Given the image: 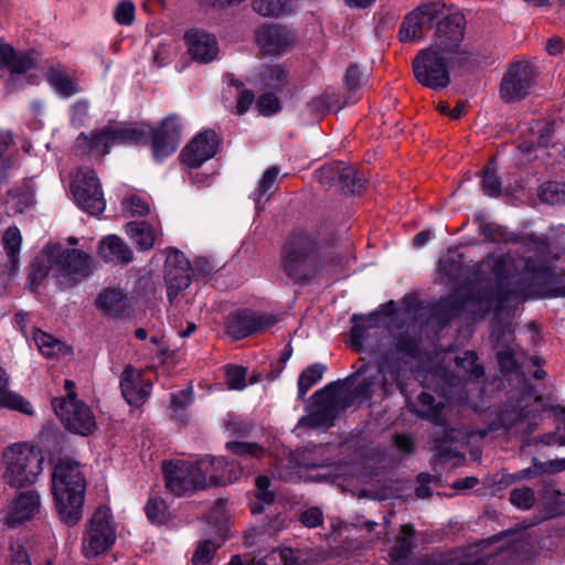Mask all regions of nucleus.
<instances>
[{
	"label": "nucleus",
	"instance_id": "obj_1",
	"mask_svg": "<svg viewBox=\"0 0 565 565\" xmlns=\"http://www.w3.org/2000/svg\"><path fill=\"white\" fill-rule=\"evenodd\" d=\"M534 250V256L509 250L470 269L462 264L458 249H447L439 258V280L456 286V290L433 306L431 317L444 326L470 305L476 307L473 311L486 315L510 298L521 297L520 282L526 280L550 286L554 296L565 297V249L556 254L551 249Z\"/></svg>",
	"mask_w": 565,
	"mask_h": 565
},
{
	"label": "nucleus",
	"instance_id": "obj_2",
	"mask_svg": "<svg viewBox=\"0 0 565 565\" xmlns=\"http://www.w3.org/2000/svg\"><path fill=\"white\" fill-rule=\"evenodd\" d=\"M466 20L461 13L450 14L437 23L433 43L418 52L413 62L416 79L434 89L450 83L449 71L463 61L462 44Z\"/></svg>",
	"mask_w": 565,
	"mask_h": 565
},
{
	"label": "nucleus",
	"instance_id": "obj_3",
	"mask_svg": "<svg viewBox=\"0 0 565 565\" xmlns=\"http://www.w3.org/2000/svg\"><path fill=\"white\" fill-rule=\"evenodd\" d=\"M86 480L77 461L60 460L53 471L52 490L61 519L75 525L82 518Z\"/></svg>",
	"mask_w": 565,
	"mask_h": 565
},
{
	"label": "nucleus",
	"instance_id": "obj_4",
	"mask_svg": "<svg viewBox=\"0 0 565 565\" xmlns=\"http://www.w3.org/2000/svg\"><path fill=\"white\" fill-rule=\"evenodd\" d=\"M92 269V259L83 249H41L30 266V286L34 290L50 270L77 281L87 277Z\"/></svg>",
	"mask_w": 565,
	"mask_h": 565
},
{
	"label": "nucleus",
	"instance_id": "obj_5",
	"mask_svg": "<svg viewBox=\"0 0 565 565\" xmlns=\"http://www.w3.org/2000/svg\"><path fill=\"white\" fill-rule=\"evenodd\" d=\"M43 461L38 447L28 443L12 444L2 454V478L13 488L33 484L43 470Z\"/></svg>",
	"mask_w": 565,
	"mask_h": 565
},
{
	"label": "nucleus",
	"instance_id": "obj_6",
	"mask_svg": "<svg viewBox=\"0 0 565 565\" xmlns=\"http://www.w3.org/2000/svg\"><path fill=\"white\" fill-rule=\"evenodd\" d=\"M143 136V130L136 124L109 125L90 135L81 134L76 139L75 149L82 156L97 158L107 154L113 146L132 145Z\"/></svg>",
	"mask_w": 565,
	"mask_h": 565
},
{
	"label": "nucleus",
	"instance_id": "obj_7",
	"mask_svg": "<svg viewBox=\"0 0 565 565\" xmlns=\"http://www.w3.org/2000/svg\"><path fill=\"white\" fill-rule=\"evenodd\" d=\"M166 488L174 495L182 497L209 487L206 469L202 458L195 462L170 460L162 462Z\"/></svg>",
	"mask_w": 565,
	"mask_h": 565
},
{
	"label": "nucleus",
	"instance_id": "obj_8",
	"mask_svg": "<svg viewBox=\"0 0 565 565\" xmlns=\"http://www.w3.org/2000/svg\"><path fill=\"white\" fill-rule=\"evenodd\" d=\"M311 411L299 419L298 425L321 428L333 424L338 413L349 405L343 392V385L333 382L312 395Z\"/></svg>",
	"mask_w": 565,
	"mask_h": 565
},
{
	"label": "nucleus",
	"instance_id": "obj_9",
	"mask_svg": "<svg viewBox=\"0 0 565 565\" xmlns=\"http://www.w3.org/2000/svg\"><path fill=\"white\" fill-rule=\"evenodd\" d=\"M117 537L116 525L108 507L100 505L89 519L82 537V552L86 558L106 553Z\"/></svg>",
	"mask_w": 565,
	"mask_h": 565
},
{
	"label": "nucleus",
	"instance_id": "obj_10",
	"mask_svg": "<svg viewBox=\"0 0 565 565\" xmlns=\"http://www.w3.org/2000/svg\"><path fill=\"white\" fill-rule=\"evenodd\" d=\"M73 388L74 382L66 380L65 390L67 391V396L55 398L53 407L55 414L71 431L86 436L96 428L95 417L89 407L76 398Z\"/></svg>",
	"mask_w": 565,
	"mask_h": 565
},
{
	"label": "nucleus",
	"instance_id": "obj_11",
	"mask_svg": "<svg viewBox=\"0 0 565 565\" xmlns=\"http://www.w3.org/2000/svg\"><path fill=\"white\" fill-rule=\"evenodd\" d=\"M72 193L77 206L90 215L104 212L106 201L102 185L94 170L78 169L71 183Z\"/></svg>",
	"mask_w": 565,
	"mask_h": 565
},
{
	"label": "nucleus",
	"instance_id": "obj_12",
	"mask_svg": "<svg viewBox=\"0 0 565 565\" xmlns=\"http://www.w3.org/2000/svg\"><path fill=\"white\" fill-rule=\"evenodd\" d=\"M388 356H384L382 362L377 359V365L363 364L356 373L352 376L356 381V384L350 392L352 401L358 399L359 402L369 401L372 397L374 388L381 386L383 391H386L387 379L386 374L391 375V370L386 366Z\"/></svg>",
	"mask_w": 565,
	"mask_h": 565
},
{
	"label": "nucleus",
	"instance_id": "obj_13",
	"mask_svg": "<svg viewBox=\"0 0 565 565\" xmlns=\"http://www.w3.org/2000/svg\"><path fill=\"white\" fill-rule=\"evenodd\" d=\"M192 265L181 249H170L166 257L167 296L173 303L179 294L191 284Z\"/></svg>",
	"mask_w": 565,
	"mask_h": 565
},
{
	"label": "nucleus",
	"instance_id": "obj_14",
	"mask_svg": "<svg viewBox=\"0 0 565 565\" xmlns=\"http://www.w3.org/2000/svg\"><path fill=\"white\" fill-rule=\"evenodd\" d=\"M439 15L436 4H422L409 12L401 24L398 39L403 43L422 40Z\"/></svg>",
	"mask_w": 565,
	"mask_h": 565
},
{
	"label": "nucleus",
	"instance_id": "obj_15",
	"mask_svg": "<svg viewBox=\"0 0 565 565\" xmlns=\"http://www.w3.org/2000/svg\"><path fill=\"white\" fill-rule=\"evenodd\" d=\"M278 321L277 317L269 313H256L252 310H239L227 317V333L235 340L266 330Z\"/></svg>",
	"mask_w": 565,
	"mask_h": 565
},
{
	"label": "nucleus",
	"instance_id": "obj_16",
	"mask_svg": "<svg viewBox=\"0 0 565 565\" xmlns=\"http://www.w3.org/2000/svg\"><path fill=\"white\" fill-rule=\"evenodd\" d=\"M534 68L526 63L513 65L504 75L500 86L503 100L511 103L524 98L534 83Z\"/></svg>",
	"mask_w": 565,
	"mask_h": 565
},
{
	"label": "nucleus",
	"instance_id": "obj_17",
	"mask_svg": "<svg viewBox=\"0 0 565 565\" xmlns=\"http://www.w3.org/2000/svg\"><path fill=\"white\" fill-rule=\"evenodd\" d=\"M0 66L6 67L13 81L25 76L28 83L38 78L36 56L33 52L15 51L9 44H0Z\"/></svg>",
	"mask_w": 565,
	"mask_h": 565
},
{
	"label": "nucleus",
	"instance_id": "obj_18",
	"mask_svg": "<svg viewBox=\"0 0 565 565\" xmlns=\"http://www.w3.org/2000/svg\"><path fill=\"white\" fill-rule=\"evenodd\" d=\"M282 268L294 281H306L317 275L320 263L313 249H287L282 258Z\"/></svg>",
	"mask_w": 565,
	"mask_h": 565
},
{
	"label": "nucleus",
	"instance_id": "obj_19",
	"mask_svg": "<svg viewBox=\"0 0 565 565\" xmlns=\"http://www.w3.org/2000/svg\"><path fill=\"white\" fill-rule=\"evenodd\" d=\"M120 390L125 401L135 408L141 407L150 397L152 383L141 371L127 365L120 375Z\"/></svg>",
	"mask_w": 565,
	"mask_h": 565
},
{
	"label": "nucleus",
	"instance_id": "obj_20",
	"mask_svg": "<svg viewBox=\"0 0 565 565\" xmlns=\"http://www.w3.org/2000/svg\"><path fill=\"white\" fill-rule=\"evenodd\" d=\"M218 137L213 130L198 134L181 153L182 162L190 169H196L213 158L217 151Z\"/></svg>",
	"mask_w": 565,
	"mask_h": 565
},
{
	"label": "nucleus",
	"instance_id": "obj_21",
	"mask_svg": "<svg viewBox=\"0 0 565 565\" xmlns=\"http://www.w3.org/2000/svg\"><path fill=\"white\" fill-rule=\"evenodd\" d=\"M417 341L407 335L399 334L393 339H386L379 349L377 359L382 362V359L386 355V366L391 370V377L395 380L398 372L399 362L406 356H415L417 352Z\"/></svg>",
	"mask_w": 565,
	"mask_h": 565
},
{
	"label": "nucleus",
	"instance_id": "obj_22",
	"mask_svg": "<svg viewBox=\"0 0 565 565\" xmlns=\"http://www.w3.org/2000/svg\"><path fill=\"white\" fill-rule=\"evenodd\" d=\"M180 141V120L177 116H169L162 120L152 137V151L156 160H162L172 154Z\"/></svg>",
	"mask_w": 565,
	"mask_h": 565
},
{
	"label": "nucleus",
	"instance_id": "obj_23",
	"mask_svg": "<svg viewBox=\"0 0 565 565\" xmlns=\"http://www.w3.org/2000/svg\"><path fill=\"white\" fill-rule=\"evenodd\" d=\"M479 232L489 244L530 246L531 231L512 230L497 222L479 221Z\"/></svg>",
	"mask_w": 565,
	"mask_h": 565
},
{
	"label": "nucleus",
	"instance_id": "obj_24",
	"mask_svg": "<svg viewBox=\"0 0 565 565\" xmlns=\"http://www.w3.org/2000/svg\"><path fill=\"white\" fill-rule=\"evenodd\" d=\"M96 308L103 316L120 319L131 313V302L128 294L120 287H107L95 299Z\"/></svg>",
	"mask_w": 565,
	"mask_h": 565
},
{
	"label": "nucleus",
	"instance_id": "obj_25",
	"mask_svg": "<svg viewBox=\"0 0 565 565\" xmlns=\"http://www.w3.org/2000/svg\"><path fill=\"white\" fill-rule=\"evenodd\" d=\"M184 40L190 56L199 63H210L218 55L215 36L206 31L193 29L185 33Z\"/></svg>",
	"mask_w": 565,
	"mask_h": 565
},
{
	"label": "nucleus",
	"instance_id": "obj_26",
	"mask_svg": "<svg viewBox=\"0 0 565 565\" xmlns=\"http://www.w3.org/2000/svg\"><path fill=\"white\" fill-rule=\"evenodd\" d=\"M202 463L206 469L209 486H225L238 480L243 475L242 463L237 460L227 461L223 457H204Z\"/></svg>",
	"mask_w": 565,
	"mask_h": 565
},
{
	"label": "nucleus",
	"instance_id": "obj_27",
	"mask_svg": "<svg viewBox=\"0 0 565 565\" xmlns=\"http://www.w3.org/2000/svg\"><path fill=\"white\" fill-rule=\"evenodd\" d=\"M256 39L265 53L278 54L292 45L296 35L285 26L267 24L257 30Z\"/></svg>",
	"mask_w": 565,
	"mask_h": 565
},
{
	"label": "nucleus",
	"instance_id": "obj_28",
	"mask_svg": "<svg viewBox=\"0 0 565 565\" xmlns=\"http://www.w3.org/2000/svg\"><path fill=\"white\" fill-rule=\"evenodd\" d=\"M41 507L40 497L34 491H25L12 501L6 516L9 526H17L39 513Z\"/></svg>",
	"mask_w": 565,
	"mask_h": 565
},
{
	"label": "nucleus",
	"instance_id": "obj_29",
	"mask_svg": "<svg viewBox=\"0 0 565 565\" xmlns=\"http://www.w3.org/2000/svg\"><path fill=\"white\" fill-rule=\"evenodd\" d=\"M318 178L321 183H329L338 179L342 190L350 194L359 193L363 186L362 179L351 167H323L319 171Z\"/></svg>",
	"mask_w": 565,
	"mask_h": 565
},
{
	"label": "nucleus",
	"instance_id": "obj_30",
	"mask_svg": "<svg viewBox=\"0 0 565 565\" xmlns=\"http://www.w3.org/2000/svg\"><path fill=\"white\" fill-rule=\"evenodd\" d=\"M459 431L456 429H446L441 437L435 439V457L437 460L450 463L451 466L461 465L466 457L458 449Z\"/></svg>",
	"mask_w": 565,
	"mask_h": 565
},
{
	"label": "nucleus",
	"instance_id": "obj_31",
	"mask_svg": "<svg viewBox=\"0 0 565 565\" xmlns=\"http://www.w3.org/2000/svg\"><path fill=\"white\" fill-rule=\"evenodd\" d=\"M408 408L417 416L428 419L435 425L445 426V420L441 417L444 404L441 402L436 403L428 393H420L416 402L408 403Z\"/></svg>",
	"mask_w": 565,
	"mask_h": 565
},
{
	"label": "nucleus",
	"instance_id": "obj_32",
	"mask_svg": "<svg viewBox=\"0 0 565 565\" xmlns=\"http://www.w3.org/2000/svg\"><path fill=\"white\" fill-rule=\"evenodd\" d=\"M126 232L140 247H152L156 244H162L159 230L153 228L146 222H129L126 225Z\"/></svg>",
	"mask_w": 565,
	"mask_h": 565
},
{
	"label": "nucleus",
	"instance_id": "obj_33",
	"mask_svg": "<svg viewBox=\"0 0 565 565\" xmlns=\"http://www.w3.org/2000/svg\"><path fill=\"white\" fill-rule=\"evenodd\" d=\"M35 204L34 186L31 180L9 192L8 206L14 213H24Z\"/></svg>",
	"mask_w": 565,
	"mask_h": 565
},
{
	"label": "nucleus",
	"instance_id": "obj_34",
	"mask_svg": "<svg viewBox=\"0 0 565 565\" xmlns=\"http://www.w3.org/2000/svg\"><path fill=\"white\" fill-rule=\"evenodd\" d=\"M0 406L19 411L26 415L33 413L29 401L8 390V376L2 366H0Z\"/></svg>",
	"mask_w": 565,
	"mask_h": 565
},
{
	"label": "nucleus",
	"instance_id": "obj_35",
	"mask_svg": "<svg viewBox=\"0 0 565 565\" xmlns=\"http://www.w3.org/2000/svg\"><path fill=\"white\" fill-rule=\"evenodd\" d=\"M32 337L41 354L46 358H60L71 352L61 340L39 329L33 330Z\"/></svg>",
	"mask_w": 565,
	"mask_h": 565
},
{
	"label": "nucleus",
	"instance_id": "obj_36",
	"mask_svg": "<svg viewBox=\"0 0 565 565\" xmlns=\"http://www.w3.org/2000/svg\"><path fill=\"white\" fill-rule=\"evenodd\" d=\"M416 546L415 530L412 524H404L390 553L393 563L405 561Z\"/></svg>",
	"mask_w": 565,
	"mask_h": 565
},
{
	"label": "nucleus",
	"instance_id": "obj_37",
	"mask_svg": "<svg viewBox=\"0 0 565 565\" xmlns=\"http://www.w3.org/2000/svg\"><path fill=\"white\" fill-rule=\"evenodd\" d=\"M531 137L522 141L519 146L521 152L530 153L534 147H546L553 132V125L547 121H537L534 127H530Z\"/></svg>",
	"mask_w": 565,
	"mask_h": 565
},
{
	"label": "nucleus",
	"instance_id": "obj_38",
	"mask_svg": "<svg viewBox=\"0 0 565 565\" xmlns=\"http://www.w3.org/2000/svg\"><path fill=\"white\" fill-rule=\"evenodd\" d=\"M535 247H565V226H551L545 234L531 232L530 246Z\"/></svg>",
	"mask_w": 565,
	"mask_h": 565
},
{
	"label": "nucleus",
	"instance_id": "obj_39",
	"mask_svg": "<svg viewBox=\"0 0 565 565\" xmlns=\"http://www.w3.org/2000/svg\"><path fill=\"white\" fill-rule=\"evenodd\" d=\"M263 88L278 90L287 83V71L278 64L263 66L259 71Z\"/></svg>",
	"mask_w": 565,
	"mask_h": 565
},
{
	"label": "nucleus",
	"instance_id": "obj_40",
	"mask_svg": "<svg viewBox=\"0 0 565 565\" xmlns=\"http://www.w3.org/2000/svg\"><path fill=\"white\" fill-rule=\"evenodd\" d=\"M379 312L371 313L367 317H358L354 315L352 320L354 326L350 331L352 345L360 350L363 345V340L366 337V331L369 328H373L377 326L379 322Z\"/></svg>",
	"mask_w": 565,
	"mask_h": 565
},
{
	"label": "nucleus",
	"instance_id": "obj_41",
	"mask_svg": "<svg viewBox=\"0 0 565 565\" xmlns=\"http://www.w3.org/2000/svg\"><path fill=\"white\" fill-rule=\"evenodd\" d=\"M255 12L263 17L277 18L291 10L290 0H252Z\"/></svg>",
	"mask_w": 565,
	"mask_h": 565
},
{
	"label": "nucleus",
	"instance_id": "obj_42",
	"mask_svg": "<svg viewBox=\"0 0 565 565\" xmlns=\"http://www.w3.org/2000/svg\"><path fill=\"white\" fill-rule=\"evenodd\" d=\"M324 371L326 366L317 363L308 366L301 372L297 383L299 399H305L308 391L322 379Z\"/></svg>",
	"mask_w": 565,
	"mask_h": 565
},
{
	"label": "nucleus",
	"instance_id": "obj_43",
	"mask_svg": "<svg viewBox=\"0 0 565 565\" xmlns=\"http://www.w3.org/2000/svg\"><path fill=\"white\" fill-rule=\"evenodd\" d=\"M50 85L62 96L68 97L78 92L77 85L62 70L51 68L47 73Z\"/></svg>",
	"mask_w": 565,
	"mask_h": 565
},
{
	"label": "nucleus",
	"instance_id": "obj_44",
	"mask_svg": "<svg viewBox=\"0 0 565 565\" xmlns=\"http://www.w3.org/2000/svg\"><path fill=\"white\" fill-rule=\"evenodd\" d=\"M539 198L542 202L547 204H564L565 203V183L550 181L543 183L539 189Z\"/></svg>",
	"mask_w": 565,
	"mask_h": 565
},
{
	"label": "nucleus",
	"instance_id": "obj_45",
	"mask_svg": "<svg viewBox=\"0 0 565 565\" xmlns=\"http://www.w3.org/2000/svg\"><path fill=\"white\" fill-rule=\"evenodd\" d=\"M121 206L128 216H142L150 212L148 201L137 193L127 194L121 201Z\"/></svg>",
	"mask_w": 565,
	"mask_h": 565
},
{
	"label": "nucleus",
	"instance_id": "obj_46",
	"mask_svg": "<svg viewBox=\"0 0 565 565\" xmlns=\"http://www.w3.org/2000/svg\"><path fill=\"white\" fill-rule=\"evenodd\" d=\"M478 356L473 351H466L461 356L456 358V364L465 371L469 380H478L483 376L484 370L477 363Z\"/></svg>",
	"mask_w": 565,
	"mask_h": 565
},
{
	"label": "nucleus",
	"instance_id": "obj_47",
	"mask_svg": "<svg viewBox=\"0 0 565 565\" xmlns=\"http://www.w3.org/2000/svg\"><path fill=\"white\" fill-rule=\"evenodd\" d=\"M482 191L488 196H499L501 194V181L497 173V168L488 166L482 174Z\"/></svg>",
	"mask_w": 565,
	"mask_h": 565
},
{
	"label": "nucleus",
	"instance_id": "obj_48",
	"mask_svg": "<svg viewBox=\"0 0 565 565\" xmlns=\"http://www.w3.org/2000/svg\"><path fill=\"white\" fill-rule=\"evenodd\" d=\"M510 502L519 509L529 510L536 502L534 490L529 487L513 489L510 492Z\"/></svg>",
	"mask_w": 565,
	"mask_h": 565
},
{
	"label": "nucleus",
	"instance_id": "obj_49",
	"mask_svg": "<svg viewBox=\"0 0 565 565\" xmlns=\"http://www.w3.org/2000/svg\"><path fill=\"white\" fill-rule=\"evenodd\" d=\"M145 511L151 522L161 524L167 516V504L161 498H150L146 504Z\"/></svg>",
	"mask_w": 565,
	"mask_h": 565
},
{
	"label": "nucleus",
	"instance_id": "obj_50",
	"mask_svg": "<svg viewBox=\"0 0 565 565\" xmlns=\"http://www.w3.org/2000/svg\"><path fill=\"white\" fill-rule=\"evenodd\" d=\"M226 448L239 457L259 458L264 454L263 448L253 443L230 441L226 444Z\"/></svg>",
	"mask_w": 565,
	"mask_h": 565
},
{
	"label": "nucleus",
	"instance_id": "obj_51",
	"mask_svg": "<svg viewBox=\"0 0 565 565\" xmlns=\"http://www.w3.org/2000/svg\"><path fill=\"white\" fill-rule=\"evenodd\" d=\"M247 370L243 366L228 365L226 367V384L231 390L242 391L246 387Z\"/></svg>",
	"mask_w": 565,
	"mask_h": 565
},
{
	"label": "nucleus",
	"instance_id": "obj_52",
	"mask_svg": "<svg viewBox=\"0 0 565 565\" xmlns=\"http://www.w3.org/2000/svg\"><path fill=\"white\" fill-rule=\"evenodd\" d=\"M333 107V96H331L330 94L317 96L312 98L307 105L308 110L312 113L316 118H320L321 116L330 111Z\"/></svg>",
	"mask_w": 565,
	"mask_h": 565
},
{
	"label": "nucleus",
	"instance_id": "obj_53",
	"mask_svg": "<svg viewBox=\"0 0 565 565\" xmlns=\"http://www.w3.org/2000/svg\"><path fill=\"white\" fill-rule=\"evenodd\" d=\"M99 256L106 264L126 265L132 260L131 249H99Z\"/></svg>",
	"mask_w": 565,
	"mask_h": 565
},
{
	"label": "nucleus",
	"instance_id": "obj_54",
	"mask_svg": "<svg viewBox=\"0 0 565 565\" xmlns=\"http://www.w3.org/2000/svg\"><path fill=\"white\" fill-rule=\"evenodd\" d=\"M116 21L120 24H130L135 19V6L129 0H122L114 11Z\"/></svg>",
	"mask_w": 565,
	"mask_h": 565
},
{
	"label": "nucleus",
	"instance_id": "obj_55",
	"mask_svg": "<svg viewBox=\"0 0 565 565\" xmlns=\"http://www.w3.org/2000/svg\"><path fill=\"white\" fill-rule=\"evenodd\" d=\"M270 480L266 476H259L256 479V498L264 504H270L275 500V494L269 490Z\"/></svg>",
	"mask_w": 565,
	"mask_h": 565
},
{
	"label": "nucleus",
	"instance_id": "obj_56",
	"mask_svg": "<svg viewBox=\"0 0 565 565\" xmlns=\"http://www.w3.org/2000/svg\"><path fill=\"white\" fill-rule=\"evenodd\" d=\"M256 106L258 111L265 116L273 115L280 109L279 100L273 94H263L258 98Z\"/></svg>",
	"mask_w": 565,
	"mask_h": 565
},
{
	"label": "nucleus",
	"instance_id": "obj_57",
	"mask_svg": "<svg viewBox=\"0 0 565 565\" xmlns=\"http://www.w3.org/2000/svg\"><path fill=\"white\" fill-rule=\"evenodd\" d=\"M216 547L212 541L202 542L194 552L192 562L196 565L209 563L212 559Z\"/></svg>",
	"mask_w": 565,
	"mask_h": 565
},
{
	"label": "nucleus",
	"instance_id": "obj_58",
	"mask_svg": "<svg viewBox=\"0 0 565 565\" xmlns=\"http://www.w3.org/2000/svg\"><path fill=\"white\" fill-rule=\"evenodd\" d=\"M10 551V565H31L30 556L21 543L12 542Z\"/></svg>",
	"mask_w": 565,
	"mask_h": 565
},
{
	"label": "nucleus",
	"instance_id": "obj_59",
	"mask_svg": "<svg viewBox=\"0 0 565 565\" xmlns=\"http://www.w3.org/2000/svg\"><path fill=\"white\" fill-rule=\"evenodd\" d=\"M278 173H279V171L277 168L268 169L264 173V175L259 182L258 189L255 192V195H257L258 198L265 195L267 193V191L270 190V188L273 186L274 182L276 181V179L278 177Z\"/></svg>",
	"mask_w": 565,
	"mask_h": 565
},
{
	"label": "nucleus",
	"instance_id": "obj_60",
	"mask_svg": "<svg viewBox=\"0 0 565 565\" xmlns=\"http://www.w3.org/2000/svg\"><path fill=\"white\" fill-rule=\"evenodd\" d=\"M492 338L498 344L509 345L513 340V330L508 324H499L492 331Z\"/></svg>",
	"mask_w": 565,
	"mask_h": 565
},
{
	"label": "nucleus",
	"instance_id": "obj_61",
	"mask_svg": "<svg viewBox=\"0 0 565 565\" xmlns=\"http://www.w3.org/2000/svg\"><path fill=\"white\" fill-rule=\"evenodd\" d=\"M4 247H21L22 234L17 226H9L2 234Z\"/></svg>",
	"mask_w": 565,
	"mask_h": 565
},
{
	"label": "nucleus",
	"instance_id": "obj_62",
	"mask_svg": "<svg viewBox=\"0 0 565 565\" xmlns=\"http://www.w3.org/2000/svg\"><path fill=\"white\" fill-rule=\"evenodd\" d=\"M88 103L79 100L72 107L71 119L74 125L82 126L88 115Z\"/></svg>",
	"mask_w": 565,
	"mask_h": 565
},
{
	"label": "nucleus",
	"instance_id": "obj_63",
	"mask_svg": "<svg viewBox=\"0 0 565 565\" xmlns=\"http://www.w3.org/2000/svg\"><path fill=\"white\" fill-rule=\"evenodd\" d=\"M502 425L507 428H511L516 426L519 423L523 422V413L516 407H512L511 409H504L501 414Z\"/></svg>",
	"mask_w": 565,
	"mask_h": 565
},
{
	"label": "nucleus",
	"instance_id": "obj_64",
	"mask_svg": "<svg viewBox=\"0 0 565 565\" xmlns=\"http://www.w3.org/2000/svg\"><path fill=\"white\" fill-rule=\"evenodd\" d=\"M300 521L308 527H316L322 523V512L318 508H311L302 512Z\"/></svg>",
	"mask_w": 565,
	"mask_h": 565
}]
</instances>
